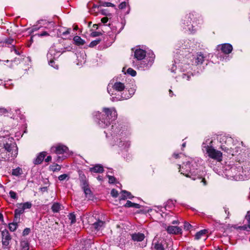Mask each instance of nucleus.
<instances>
[{
    "mask_svg": "<svg viewBox=\"0 0 250 250\" xmlns=\"http://www.w3.org/2000/svg\"><path fill=\"white\" fill-rule=\"evenodd\" d=\"M59 56L60 52L57 51L53 47L50 48L47 54V58L49 65L56 69H58V65H55L54 66L52 63H54V60L57 59Z\"/></svg>",
    "mask_w": 250,
    "mask_h": 250,
    "instance_id": "obj_13",
    "label": "nucleus"
},
{
    "mask_svg": "<svg viewBox=\"0 0 250 250\" xmlns=\"http://www.w3.org/2000/svg\"><path fill=\"white\" fill-rule=\"evenodd\" d=\"M167 231L169 234H179L182 233V229L177 226H168Z\"/></svg>",
    "mask_w": 250,
    "mask_h": 250,
    "instance_id": "obj_16",
    "label": "nucleus"
},
{
    "mask_svg": "<svg viewBox=\"0 0 250 250\" xmlns=\"http://www.w3.org/2000/svg\"><path fill=\"white\" fill-rule=\"evenodd\" d=\"M80 182L81 186L83 189L88 187L87 181L86 179L85 176L84 175L81 176Z\"/></svg>",
    "mask_w": 250,
    "mask_h": 250,
    "instance_id": "obj_29",
    "label": "nucleus"
},
{
    "mask_svg": "<svg viewBox=\"0 0 250 250\" xmlns=\"http://www.w3.org/2000/svg\"><path fill=\"white\" fill-rule=\"evenodd\" d=\"M61 205L58 203H55L51 207L52 210L53 212H58L61 209Z\"/></svg>",
    "mask_w": 250,
    "mask_h": 250,
    "instance_id": "obj_30",
    "label": "nucleus"
},
{
    "mask_svg": "<svg viewBox=\"0 0 250 250\" xmlns=\"http://www.w3.org/2000/svg\"><path fill=\"white\" fill-rule=\"evenodd\" d=\"M52 160V157L51 156H48L45 159V161L46 162H49L50 161H51Z\"/></svg>",
    "mask_w": 250,
    "mask_h": 250,
    "instance_id": "obj_62",
    "label": "nucleus"
},
{
    "mask_svg": "<svg viewBox=\"0 0 250 250\" xmlns=\"http://www.w3.org/2000/svg\"><path fill=\"white\" fill-rule=\"evenodd\" d=\"M102 5L106 7H114L115 5L109 2H104L103 3Z\"/></svg>",
    "mask_w": 250,
    "mask_h": 250,
    "instance_id": "obj_48",
    "label": "nucleus"
},
{
    "mask_svg": "<svg viewBox=\"0 0 250 250\" xmlns=\"http://www.w3.org/2000/svg\"><path fill=\"white\" fill-rule=\"evenodd\" d=\"M172 156H173V157H174V158H175L176 159L185 157V155L181 153H179V154L176 153H174Z\"/></svg>",
    "mask_w": 250,
    "mask_h": 250,
    "instance_id": "obj_44",
    "label": "nucleus"
},
{
    "mask_svg": "<svg viewBox=\"0 0 250 250\" xmlns=\"http://www.w3.org/2000/svg\"><path fill=\"white\" fill-rule=\"evenodd\" d=\"M70 28L61 27L58 30V34L61 36L65 37L70 34Z\"/></svg>",
    "mask_w": 250,
    "mask_h": 250,
    "instance_id": "obj_24",
    "label": "nucleus"
},
{
    "mask_svg": "<svg viewBox=\"0 0 250 250\" xmlns=\"http://www.w3.org/2000/svg\"><path fill=\"white\" fill-rule=\"evenodd\" d=\"M69 176L67 174H62V175H60L58 177V179L60 181H64L65 180H69Z\"/></svg>",
    "mask_w": 250,
    "mask_h": 250,
    "instance_id": "obj_37",
    "label": "nucleus"
},
{
    "mask_svg": "<svg viewBox=\"0 0 250 250\" xmlns=\"http://www.w3.org/2000/svg\"><path fill=\"white\" fill-rule=\"evenodd\" d=\"M108 93L113 96L112 101H121L130 98L134 93V89H125L124 84L121 82H116L114 84L110 83L107 86Z\"/></svg>",
    "mask_w": 250,
    "mask_h": 250,
    "instance_id": "obj_6",
    "label": "nucleus"
},
{
    "mask_svg": "<svg viewBox=\"0 0 250 250\" xmlns=\"http://www.w3.org/2000/svg\"><path fill=\"white\" fill-rule=\"evenodd\" d=\"M69 219L71 221V224H73L76 222V216L75 215L71 213L68 215Z\"/></svg>",
    "mask_w": 250,
    "mask_h": 250,
    "instance_id": "obj_42",
    "label": "nucleus"
},
{
    "mask_svg": "<svg viewBox=\"0 0 250 250\" xmlns=\"http://www.w3.org/2000/svg\"><path fill=\"white\" fill-rule=\"evenodd\" d=\"M191 227V225L188 222H185L184 224V229L186 230H189Z\"/></svg>",
    "mask_w": 250,
    "mask_h": 250,
    "instance_id": "obj_52",
    "label": "nucleus"
},
{
    "mask_svg": "<svg viewBox=\"0 0 250 250\" xmlns=\"http://www.w3.org/2000/svg\"><path fill=\"white\" fill-rule=\"evenodd\" d=\"M247 156L241 161L232 165H226L224 173L228 179L242 181L250 179V149H247Z\"/></svg>",
    "mask_w": 250,
    "mask_h": 250,
    "instance_id": "obj_2",
    "label": "nucleus"
},
{
    "mask_svg": "<svg viewBox=\"0 0 250 250\" xmlns=\"http://www.w3.org/2000/svg\"><path fill=\"white\" fill-rule=\"evenodd\" d=\"M191 43H189L188 41H186L185 42L183 46V48H188L191 47Z\"/></svg>",
    "mask_w": 250,
    "mask_h": 250,
    "instance_id": "obj_50",
    "label": "nucleus"
},
{
    "mask_svg": "<svg viewBox=\"0 0 250 250\" xmlns=\"http://www.w3.org/2000/svg\"><path fill=\"white\" fill-rule=\"evenodd\" d=\"M38 29H39V28H38V27H37V26H34L33 27V28H32V31H36V30H37Z\"/></svg>",
    "mask_w": 250,
    "mask_h": 250,
    "instance_id": "obj_64",
    "label": "nucleus"
},
{
    "mask_svg": "<svg viewBox=\"0 0 250 250\" xmlns=\"http://www.w3.org/2000/svg\"><path fill=\"white\" fill-rule=\"evenodd\" d=\"M153 245H154V248L155 250H165V248L162 242L158 241L155 238L153 240Z\"/></svg>",
    "mask_w": 250,
    "mask_h": 250,
    "instance_id": "obj_21",
    "label": "nucleus"
},
{
    "mask_svg": "<svg viewBox=\"0 0 250 250\" xmlns=\"http://www.w3.org/2000/svg\"><path fill=\"white\" fill-rule=\"evenodd\" d=\"M197 14L189 13L185 16L182 19L181 27L190 33H193L198 29V24L199 23L197 20Z\"/></svg>",
    "mask_w": 250,
    "mask_h": 250,
    "instance_id": "obj_9",
    "label": "nucleus"
},
{
    "mask_svg": "<svg viewBox=\"0 0 250 250\" xmlns=\"http://www.w3.org/2000/svg\"><path fill=\"white\" fill-rule=\"evenodd\" d=\"M174 202L172 200H168L165 206L166 209H171L174 206Z\"/></svg>",
    "mask_w": 250,
    "mask_h": 250,
    "instance_id": "obj_33",
    "label": "nucleus"
},
{
    "mask_svg": "<svg viewBox=\"0 0 250 250\" xmlns=\"http://www.w3.org/2000/svg\"><path fill=\"white\" fill-rule=\"evenodd\" d=\"M49 168L52 171H58L61 170V166L57 164H53V165L50 166Z\"/></svg>",
    "mask_w": 250,
    "mask_h": 250,
    "instance_id": "obj_34",
    "label": "nucleus"
},
{
    "mask_svg": "<svg viewBox=\"0 0 250 250\" xmlns=\"http://www.w3.org/2000/svg\"><path fill=\"white\" fill-rule=\"evenodd\" d=\"M104 132L111 146H117L121 151H127L130 147L131 143L126 138L130 135V132L128 126L123 123L117 122Z\"/></svg>",
    "mask_w": 250,
    "mask_h": 250,
    "instance_id": "obj_1",
    "label": "nucleus"
},
{
    "mask_svg": "<svg viewBox=\"0 0 250 250\" xmlns=\"http://www.w3.org/2000/svg\"><path fill=\"white\" fill-rule=\"evenodd\" d=\"M109 179V183L111 184H113L115 181V178L114 176L108 175L107 176Z\"/></svg>",
    "mask_w": 250,
    "mask_h": 250,
    "instance_id": "obj_51",
    "label": "nucleus"
},
{
    "mask_svg": "<svg viewBox=\"0 0 250 250\" xmlns=\"http://www.w3.org/2000/svg\"><path fill=\"white\" fill-rule=\"evenodd\" d=\"M85 194V197L88 199L91 200L93 198V194L90 189L88 187L83 189Z\"/></svg>",
    "mask_w": 250,
    "mask_h": 250,
    "instance_id": "obj_28",
    "label": "nucleus"
},
{
    "mask_svg": "<svg viewBox=\"0 0 250 250\" xmlns=\"http://www.w3.org/2000/svg\"><path fill=\"white\" fill-rule=\"evenodd\" d=\"M85 54H82L81 55L80 57L81 58H82L83 59V61H81L80 62V63H79V62H78L77 63L78 65H82L83 64H84L85 62Z\"/></svg>",
    "mask_w": 250,
    "mask_h": 250,
    "instance_id": "obj_47",
    "label": "nucleus"
},
{
    "mask_svg": "<svg viewBox=\"0 0 250 250\" xmlns=\"http://www.w3.org/2000/svg\"><path fill=\"white\" fill-rule=\"evenodd\" d=\"M207 153L208 157L218 162L222 161V153L218 150L215 149L211 146H208L206 148Z\"/></svg>",
    "mask_w": 250,
    "mask_h": 250,
    "instance_id": "obj_12",
    "label": "nucleus"
},
{
    "mask_svg": "<svg viewBox=\"0 0 250 250\" xmlns=\"http://www.w3.org/2000/svg\"><path fill=\"white\" fill-rule=\"evenodd\" d=\"M220 49L224 54H229L232 50V46L229 43H224L220 46Z\"/></svg>",
    "mask_w": 250,
    "mask_h": 250,
    "instance_id": "obj_17",
    "label": "nucleus"
},
{
    "mask_svg": "<svg viewBox=\"0 0 250 250\" xmlns=\"http://www.w3.org/2000/svg\"><path fill=\"white\" fill-rule=\"evenodd\" d=\"M126 2L124 1V2H122V3H121L120 4V5H119V8L121 9H124L126 7Z\"/></svg>",
    "mask_w": 250,
    "mask_h": 250,
    "instance_id": "obj_54",
    "label": "nucleus"
},
{
    "mask_svg": "<svg viewBox=\"0 0 250 250\" xmlns=\"http://www.w3.org/2000/svg\"><path fill=\"white\" fill-rule=\"evenodd\" d=\"M46 23H48L50 26V27H54V25H55V23L53 21H50V22H46L45 23H43V25H45L46 24Z\"/></svg>",
    "mask_w": 250,
    "mask_h": 250,
    "instance_id": "obj_61",
    "label": "nucleus"
},
{
    "mask_svg": "<svg viewBox=\"0 0 250 250\" xmlns=\"http://www.w3.org/2000/svg\"><path fill=\"white\" fill-rule=\"evenodd\" d=\"M38 35L39 36L43 37V36H48L49 34L46 31H43V32L41 33L40 34H38Z\"/></svg>",
    "mask_w": 250,
    "mask_h": 250,
    "instance_id": "obj_57",
    "label": "nucleus"
},
{
    "mask_svg": "<svg viewBox=\"0 0 250 250\" xmlns=\"http://www.w3.org/2000/svg\"><path fill=\"white\" fill-rule=\"evenodd\" d=\"M100 41H101V40L99 39H97V40L92 41L90 43V44L89 45V47H93L95 46L96 45H97L99 43Z\"/></svg>",
    "mask_w": 250,
    "mask_h": 250,
    "instance_id": "obj_43",
    "label": "nucleus"
},
{
    "mask_svg": "<svg viewBox=\"0 0 250 250\" xmlns=\"http://www.w3.org/2000/svg\"><path fill=\"white\" fill-rule=\"evenodd\" d=\"M120 194H121L120 197V200H125L127 198L131 199L133 198V196H132L131 193L126 190H122Z\"/></svg>",
    "mask_w": 250,
    "mask_h": 250,
    "instance_id": "obj_20",
    "label": "nucleus"
},
{
    "mask_svg": "<svg viewBox=\"0 0 250 250\" xmlns=\"http://www.w3.org/2000/svg\"><path fill=\"white\" fill-rule=\"evenodd\" d=\"M3 42L7 44L8 47L9 45H11V48L13 47V46L15 45L16 44V42L14 40L11 38L6 39Z\"/></svg>",
    "mask_w": 250,
    "mask_h": 250,
    "instance_id": "obj_32",
    "label": "nucleus"
},
{
    "mask_svg": "<svg viewBox=\"0 0 250 250\" xmlns=\"http://www.w3.org/2000/svg\"><path fill=\"white\" fill-rule=\"evenodd\" d=\"M134 203L128 200L126 204L125 205V207L126 208H133Z\"/></svg>",
    "mask_w": 250,
    "mask_h": 250,
    "instance_id": "obj_49",
    "label": "nucleus"
},
{
    "mask_svg": "<svg viewBox=\"0 0 250 250\" xmlns=\"http://www.w3.org/2000/svg\"><path fill=\"white\" fill-rule=\"evenodd\" d=\"M12 174L16 176H19L22 174V169L19 167L12 170Z\"/></svg>",
    "mask_w": 250,
    "mask_h": 250,
    "instance_id": "obj_31",
    "label": "nucleus"
},
{
    "mask_svg": "<svg viewBox=\"0 0 250 250\" xmlns=\"http://www.w3.org/2000/svg\"><path fill=\"white\" fill-rule=\"evenodd\" d=\"M130 236L131 240L134 242H142L145 238V234L141 232H135L131 234Z\"/></svg>",
    "mask_w": 250,
    "mask_h": 250,
    "instance_id": "obj_15",
    "label": "nucleus"
},
{
    "mask_svg": "<svg viewBox=\"0 0 250 250\" xmlns=\"http://www.w3.org/2000/svg\"><path fill=\"white\" fill-rule=\"evenodd\" d=\"M9 195H10V197L13 199H18V196L17 195V193L14 191L10 190L9 191Z\"/></svg>",
    "mask_w": 250,
    "mask_h": 250,
    "instance_id": "obj_45",
    "label": "nucleus"
},
{
    "mask_svg": "<svg viewBox=\"0 0 250 250\" xmlns=\"http://www.w3.org/2000/svg\"><path fill=\"white\" fill-rule=\"evenodd\" d=\"M21 250H29V244L27 241H21Z\"/></svg>",
    "mask_w": 250,
    "mask_h": 250,
    "instance_id": "obj_35",
    "label": "nucleus"
},
{
    "mask_svg": "<svg viewBox=\"0 0 250 250\" xmlns=\"http://www.w3.org/2000/svg\"><path fill=\"white\" fill-rule=\"evenodd\" d=\"M155 55L152 51L146 53V51L141 48H137L134 51V57L136 61L133 62V66L140 70H148L152 65Z\"/></svg>",
    "mask_w": 250,
    "mask_h": 250,
    "instance_id": "obj_5",
    "label": "nucleus"
},
{
    "mask_svg": "<svg viewBox=\"0 0 250 250\" xmlns=\"http://www.w3.org/2000/svg\"><path fill=\"white\" fill-rule=\"evenodd\" d=\"M133 208H140V205L138 204L134 203Z\"/></svg>",
    "mask_w": 250,
    "mask_h": 250,
    "instance_id": "obj_63",
    "label": "nucleus"
},
{
    "mask_svg": "<svg viewBox=\"0 0 250 250\" xmlns=\"http://www.w3.org/2000/svg\"><path fill=\"white\" fill-rule=\"evenodd\" d=\"M46 155V152H45V151H42V152H40L38 155V156H37L36 159L34 160V163L35 165H38V164H41L42 162L44 160Z\"/></svg>",
    "mask_w": 250,
    "mask_h": 250,
    "instance_id": "obj_18",
    "label": "nucleus"
},
{
    "mask_svg": "<svg viewBox=\"0 0 250 250\" xmlns=\"http://www.w3.org/2000/svg\"><path fill=\"white\" fill-rule=\"evenodd\" d=\"M90 171L94 173H102L104 171V168L101 165H96L94 167H90Z\"/></svg>",
    "mask_w": 250,
    "mask_h": 250,
    "instance_id": "obj_26",
    "label": "nucleus"
},
{
    "mask_svg": "<svg viewBox=\"0 0 250 250\" xmlns=\"http://www.w3.org/2000/svg\"><path fill=\"white\" fill-rule=\"evenodd\" d=\"M30 229L28 228H26L23 231V235H27L29 233Z\"/></svg>",
    "mask_w": 250,
    "mask_h": 250,
    "instance_id": "obj_60",
    "label": "nucleus"
},
{
    "mask_svg": "<svg viewBox=\"0 0 250 250\" xmlns=\"http://www.w3.org/2000/svg\"><path fill=\"white\" fill-rule=\"evenodd\" d=\"M108 21V18L107 17H104L101 19V21L102 23L105 24Z\"/></svg>",
    "mask_w": 250,
    "mask_h": 250,
    "instance_id": "obj_59",
    "label": "nucleus"
},
{
    "mask_svg": "<svg viewBox=\"0 0 250 250\" xmlns=\"http://www.w3.org/2000/svg\"><path fill=\"white\" fill-rule=\"evenodd\" d=\"M8 110L4 108H0V114L3 115L8 113Z\"/></svg>",
    "mask_w": 250,
    "mask_h": 250,
    "instance_id": "obj_55",
    "label": "nucleus"
},
{
    "mask_svg": "<svg viewBox=\"0 0 250 250\" xmlns=\"http://www.w3.org/2000/svg\"><path fill=\"white\" fill-rule=\"evenodd\" d=\"M101 32H97V31H94V32H92L91 34V36L92 37H98V36H99L101 35Z\"/></svg>",
    "mask_w": 250,
    "mask_h": 250,
    "instance_id": "obj_53",
    "label": "nucleus"
},
{
    "mask_svg": "<svg viewBox=\"0 0 250 250\" xmlns=\"http://www.w3.org/2000/svg\"><path fill=\"white\" fill-rule=\"evenodd\" d=\"M32 203L29 202L18 204V206H22L24 210L26 209H30L32 207Z\"/></svg>",
    "mask_w": 250,
    "mask_h": 250,
    "instance_id": "obj_36",
    "label": "nucleus"
},
{
    "mask_svg": "<svg viewBox=\"0 0 250 250\" xmlns=\"http://www.w3.org/2000/svg\"><path fill=\"white\" fill-rule=\"evenodd\" d=\"M185 60L179 57L178 58H175L174 61V63L170 69L172 72L176 73L178 72H182L187 70L190 68L189 64L185 63Z\"/></svg>",
    "mask_w": 250,
    "mask_h": 250,
    "instance_id": "obj_11",
    "label": "nucleus"
},
{
    "mask_svg": "<svg viewBox=\"0 0 250 250\" xmlns=\"http://www.w3.org/2000/svg\"><path fill=\"white\" fill-rule=\"evenodd\" d=\"M248 225L240 226L238 229H240L249 230L250 229V211H248L245 217Z\"/></svg>",
    "mask_w": 250,
    "mask_h": 250,
    "instance_id": "obj_19",
    "label": "nucleus"
},
{
    "mask_svg": "<svg viewBox=\"0 0 250 250\" xmlns=\"http://www.w3.org/2000/svg\"><path fill=\"white\" fill-rule=\"evenodd\" d=\"M213 55L212 54H210V53H208V55L206 54H205L204 53V59H207L208 60V59H211L212 58H213Z\"/></svg>",
    "mask_w": 250,
    "mask_h": 250,
    "instance_id": "obj_56",
    "label": "nucleus"
},
{
    "mask_svg": "<svg viewBox=\"0 0 250 250\" xmlns=\"http://www.w3.org/2000/svg\"><path fill=\"white\" fill-rule=\"evenodd\" d=\"M203 236V229L197 232L195 235V239L199 240Z\"/></svg>",
    "mask_w": 250,
    "mask_h": 250,
    "instance_id": "obj_41",
    "label": "nucleus"
},
{
    "mask_svg": "<svg viewBox=\"0 0 250 250\" xmlns=\"http://www.w3.org/2000/svg\"><path fill=\"white\" fill-rule=\"evenodd\" d=\"M17 227V223H10L9 224V229L11 231H15Z\"/></svg>",
    "mask_w": 250,
    "mask_h": 250,
    "instance_id": "obj_40",
    "label": "nucleus"
},
{
    "mask_svg": "<svg viewBox=\"0 0 250 250\" xmlns=\"http://www.w3.org/2000/svg\"><path fill=\"white\" fill-rule=\"evenodd\" d=\"M180 76L182 77L183 79L189 81L191 78V75L188 72L187 73H182Z\"/></svg>",
    "mask_w": 250,
    "mask_h": 250,
    "instance_id": "obj_38",
    "label": "nucleus"
},
{
    "mask_svg": "<svg viewBox=\"0 0 250 250\" xmlns=\"http://www.w3.org/2000/svg\"><path fill=\"white\" fill-rule=\"evenodd\" d=\"M118 191L115 189H112L111 191V195L113 197L116 198L118 196Z\"/></svg>",
    "mask_w": 250,
    "mask_h": 250,
    "instance_id": "obj_46",
    "label": "nucleus"
},
{
    "mask_svg": "<svg viewBox=\"0 0 250 250\" xmlns=\"http://www.w3.org/2000/svg\"><path fill=\"white\" fill-rule=\"evenodd\" d=\"M203 62V54L202 52L198 53L195 57H194V62L196 65H202Z\"/></svg>",
    "mask_w": 250,
    "mask_h": 250,
    "instance_id": "obj_23",
    "label": "nucleus"
},
{
    "mask_svg": "<svg viewBox=\"0 0 250 250\" xmlns=\"http://www.w3.org/2000/svg\"><path fill=\"white\" fill-rule=\"evenodd\" d=\"M2 243L4 246H7L9 244V241L11 239V236L8 231L5 229L1 231Z\"/></svg>",
    "mask_w": 250,
    "mask_h": 250,
    "instance_id": "obj_14",
    "label": "nucleus"
},
{
    "mask_svg": "<svg viewBox=\"0 0 250 250\" xmlns=\"http://www.w3.org/2000/svg\"><path fill=\"white\" fill-rule=\"evenodd\" d=\"M102 111L103 113L99 111L94 112L93 115L98 120L99 126L105 128L116 119L117 113L114 107H104Z\"/></svg>",
    "mask_w": 250,
    "mask_h": 250,
    "instance_id": "obj_7",
    "label": "nucleus"
},
{
    "mask_svg": "<svg viewBox=\"0 0 250 250\" xmlns=\"http://www.w3.org/2000/svg\"><path fill=\"white\" fill-rule=\"evenodd\" d=\"M13 51H14L16 54L18 55H20L19 52L15 48V45L13 46V47L11 48V51L12 52Z\"/></svg>",
    "mask_w": 250,
    "mask_h": 250,
    "instance_id": "obj_58",
    "label": "nucleus"
},
{
    "mask_svg": "<svg viewBox=\"0 0 250 250\" xmlns=\"http://www.w3.org/2000/svg\"><path fill=\"white\" fill-rule=\"evenodd\" d=\"M201 163L202 160L199 158H190L186 162H184L182 166L179 165V172L186 177H192L194 180L196 179H201V182H203L202 171L199 168Z\"/></svg>",
    "mask_w": 250,
    "mask_h": 250,
    "instance_id": "obj_4",
    "label": "nucleus"
},
{
    "mask_svg": "<svg viewBox=\"0 0 250 250\" xmlns=\"http://www.w3.org/2000/svg\"><path fill=\"white\" fill-rule=\"evenodd\" d=\"M51 152L56 154L58 156L56 161L60 162L66 158L70 154L68 148L63 145L59 144L51 148Z\"/></svg>",
    "mask_w": 250,
    "mask_h": 250,
    "instance_id": "obj_10",
    "label": "nucleus"
},
{
    "mask_svg": "<svg viewBox=\"0 0 250 250\" xmlns=\"http://www.w3.org/2000/svg\"><path fill=\"white\" fill-rule=\"evenodd\" d=\"M18 154V147L13 139L6 141L4 138L0 137V155L5 161L14 159Z\"/></svg>",
    "mask_w": 250,
    "mask_h": 250,
    "instance_id": "obj_8",
    "label": "nucleus"
},
{
    "mask_svg": "<svg viewBox=\"0 0 250 250\" xmlns=\"http://www.w3.org/2000/svg\"><path fill=\"white\" fill-rule=\"evenodd\" d=\"M73 41L77 45H83L85 43L84 40L78 36H75L73 38Z\"/></svg>",
    "mask_w": 250,
    "mask_h": 250,
    "instance_id": "obj_27",
    "label": "nucleus"
},
{
    "mask_svg": "<svg viewBox=\"0 0 250 250\" xmlns=\"http://www.w3.org/2000/svg\"><path fill=\"white\" fill-rule=\"evenodd\" d=\"M104 222L101 220H98L92 224V227L95 230L98 231L101 229L104 226Z\"/></svg>",
    "mask_w": 250,
    "mask_h": 250,
    "instance_id": "obj_25",
    "label": "nucleus"
},
{
    "mask_svg": "<svg viewBox=\"0 0 250 250\" xmlns=\"http://www.w3.org/2000/svg\"><path fill=\"white\" fill-rule=\"evenodd\" d=\"M17 207L18 208H16L14 211L15 218L16 220L18 219L19 220L21 215L24 212V209H23L22 206H18V204Z\"/></svg>",
    "mask_w": 250,
    "mask_h": 250,
    "instance_id": "obj_22",
    "label": "nucleus"
},
{
    "mask_svg": "<svg viewBox=\"0 0 250 250\" xmlns=\"http://www.w3.org/2000/svg\"><path fill=\"white\" fill-rule=\"evenodd\" d=\"M127 73L132 77L135 76L137 74L136 71L131 68L127 69Z\"/></svg>",
    "mask_w": 250,
    "mask_h": 250,
    "instance_id": "obj_39",
    "label": "nucleus"
},
{
    "mask_svg": "<svg viewBox=\"0 0 250 250\" xmlns=\"http://www.w3.org/2000/svg\"><path fill=\"white\" fill-rule=\"evenodd\" d=\"M217 139L221 144L220 148L227 153L234 156L240 154L242 151L244 150L245 154L247 155L246 152L248 148H246L243 142L223 135L219 136Z\"/></svg>",
    "mask_w": 250,
    "mask_h": 250,
    "instance_id": "obj_3",
    "label": "nucleus"
}]
</instances>
